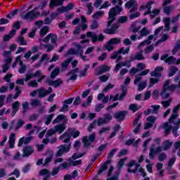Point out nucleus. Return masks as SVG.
Returning <instances> with one entry per match:
<instances>
[{
	"instance_id": "obj_1",
	"label": "nucleus",
	"mask_w": 180,
	"mask_h": 180,
	"mask_svg": "<svg viewBox=\"0 0 180 180\" xmlns=\"http://www.w3.org/2000/svg\"><path fill=\"white\" fill-rule=\"evenodd\" d=\"M67 165L64 164V162L60 163L59 166L54 167L52 169V171L50 172L48 169H41L39 172V176H44L42 180H49L52 176H56L58 175L60 171L63 169H66Z\"/></svg>"
},
{
	"instance_id": "obj_2",
	"label": "nucleus",
	"mask_w": 180,
	"mask_h": 180,
	"mask_svg": "<svg viewBox=\"0 0 180 180\" xmlns=\"http://www.w3.org/2000/svg\"><path fill=\"white\" fill-rule=\"evenodd\" d=\"M128 20L127 16H120L117 19L118 22H115L114 24H111L110 27H107L103 30V33L105 34H116L117 32V30L120 27V23H126Z\"/></svg>"
},
{
	"instance_id": "obj_3",
	"label": "nucleus",
	"mask_w": 180,
	"mask_h": 180,
	"mask_svg": "<svg viewBox=\"0 0 180 180\" xmlns=\"http://www.w3.org/2000/svg\"><path fill=\"white\" fill-rule=\"evenodd\" d=\"M123 12V8L122 6L116 5L115 7L110 8L108 13V20L107 22L106 27H110L112 26V23H113L116 20V15Z\"/></svg>"
},
{
	"instance_id": "obj_4",
	"label": "nucleus",
	"mask_w": 180,
	"mask_h": 180,
	"mask_svg": "<svg viewBox=\"0 0 180 180\" xmlns=\"http://www.w3.org/2000/svg\"><path fill=\"white\" fill-rule=\"evenodd\" d=\"M37 9H40V7H34L30 11L27 12L25 14H21L20 18L23 20H29V22H34L38 18H40V12L37 11Z\"/></svg>"
},
{
	"instance_id": "obj_5",
	"label": "nucleus",
	"mask_w": 180,
	"mask_h": 180,
	"mask_svg": "<svg viewBox=\"0 0 180 180\" xmlns=\"http://www.w3.org/2000/svg\"><path fill=\"white\" fill-rule=\"evenodd\" d=\"M171 80L167 79L162 86V91L160 93V96H162V99H167L169 98V93H167V91L169 92H174V89H175V86H170Z\"/></svg>"
},
{
	"instance_id": "obj_6",
	"label": "nucleus",
	"mask_w": 180,
	"mask_h": 180,
	"mask_svg": "<svg viewBox=\"0 0 180 180\" xmlns=\"http://www.w3.org/2000/svg\"><path fill=\"white\" fill-rule=\"evenodd\" d=\"M162 128L165 130V136H168L171 133V130L173 133V136L174 137H179V134H178V130H179V127H173L169 124L168 122H166L162 126Z\"/></svg>"
},
{
	"instance_id": "obj_7",
	"label": "nucleus",
	"mask_w": 180,
	"mask_h": 180,
	"mask_svg": "<svg viewBox=\"0 0 180 180\" xmlns=\"http://www.w3.org/2000/svg\"><path fill=\"white\" fill-rule=\"evenodd\" d=\"M96 139V135L95 133L91 134L89 137L88 136H84L82 139V142L84 144V148H89L91 147V144L92 143H95V140Z\"/></svg>"
},
{
	"instance_id": "obj_8",
	"label": "nucleus",
	"mask_w": 180,
	"mask_h": 180,
	"mask_svg": "<svg viewBox=\"0 0 180 180\" xmlns=\"http://www.w3.org/2000/svg\"><path fill=\"white\" fill-rule=\"evenodd\" d=\"M86 37L91 39L93 43H96L97 41H103L105 40V36L103 34H100L98 36L92 31H89L86 32Z\"/></svg>"
},
{
	"instance_id": "obj_9",
	"label": "nucleus",
	"mask_w": 180,
	"mask_h": 180,
	"mask_svg": "<svg viewBox=\"0 0 180 180\" xmlns=\"http://www.w3.org/2000/svg\"><path fill=\"white\" fill-rule=\"evenodd\" d=\"M71 150V142L68 144H62L58 146V150L57 151L56 157H63V155L67 153H69Z\"/></svg>"
},
{
	"instance_id": "obj_10",
	"label": "nucleus",
	"mask_w": 180,
	"mask_h": 180,
	"mask_svg": "<svg viewBox=\"0 0 180 180\" xmlns=\"http://www.w3.org/2000/svg\"><path fill=\"white\" fill-rule=\"evenodd\" d=\"M68 162H64L63 164L66 165V169H68L70 167H78L82 164V160H74L72 158H69Z\"/></svg>"
},
{
	"instance_id": "obj_11",
	"label": "nucleus",
	"mask_w": 180,
	"mask_h": 180,
	"mask_svg": "<svg viewBox=\"0 0 180 180\" xmlns=\"http://www.w3.org/2000/svg\"><path fill=\"white\" fill-rule=\"evenodd\" d=\"M45 84H48L49 86H53L54 88H58L63 84L61 78H58L56 80H52L51 79H47L45 81Z\"/></svg>"
},
{
	"instance_id": "obj_12",
	"label": "nucleus",
	"mask_w": 180,
	"mask_h": 180,
	"mask_svg": "<svg viewBox=\"0 0 180 180\" xmlns=\"http://www.w3.org/2000/svg\"><path fill=\"white\" fill-rule=\"evenodd\" d=\"M127 115V110H121L115 112L114 114V117L115 119L117 120V122H122V120H124V119H126Z\"/></svg>"
},
{
	"instance_id": "obj_13",
	"label": "nucleus",
	"mask_w": 180,
	"mask_h": 180,
	"mask_svg": "<svg viewBox=\"0 0 180 180\" xmlns=\"http://www.w3.org/2000/svg\"><path fill=\"white\" fill-rule=\"evenodd\" d=\"M34 153V149L31 146H27L22 149V158L30 157Z\"/></svg>"
},
{
	"instance_id": "obj_14",
	"label": "nucleus",
	"mask_w": 180,
	"mask_h": 180,
	"mask_svg": "<svg viewBox=\"0 0 180 180\" xmlns=\"http://www.w3.org/2000/svg\"><path fill=\"white\" fill-rule=\"evenodd\" d=\"M77 72H79V69L78 68L72 69L69 71L68 75H71V77L68 78V81H76L77 78H78V75H77Z\"/></svg>"
},
{
	"instance_id": "obj_15",
	"label": "nucleus",
	"mask_w": 180,
	"mask_h": 180,
	"mask_svg": "<svg viewBox=\"0 0 180 180\" xmlns=\"http://www.w3.org/2000/svg\"><path fill=\"white\" fill-rule=\"evenodd\" d=\"M74 101V98H70L69 99H66L63 101V104L62 108L60 109V112H67L68 110V108L70 106L68 105H71Z\"/></svg>"
},
{
	"instance_id": "obj_16",
	"label": "nucleus",
	"mask_w": 180,
	"mask_h": 180,
	"mask_svg": "<svg viewBox=\"0 0 180 180\" xmlns=\"http://www.w3.org/2000/svg\"><path fill=\"white\" fill-rule=\"evenodd\" d=\"M74 8V4L70 3L66 6H62L60 8H57V12L59 13H64V12H68Z\"/></svg>"
},
{
	"instance_id": "obj_17",
	"label": "nucleus",
	"mask_w": 180,
	"mask_h": 180,
	"mask_svg": "<svg viewBox=\"0 0 180 180\" xmlns=\"http://www.w3.org/2000/svg\"><path fill=\"white\" fill-rule=\"evenodd\" d=\"M40 75H41V70H37L34 74H27L25 78L24 79V81H25V82H27V81H30V79H32V78H36V77H40Z\"/></svg>"
},
{
	"instance_id": "obj_18",
	"label": "nucleus",
	"mask_w": 180,
	"mask_h": 180,
	"mask_svg": "<svg viewBox=\"0 0 180 180\" xmlns=\"http://www.w3.org/2000/svg\"><path fill=\"white\" fill-rule=\"evenodd\" d=\"M160 151H162V147L159 146L155 149L154 148H150V152H149V157L151 158V160H154V157L155 156V154L158 153H160Z\"/></svg>"
},
{
	"instance_id": "obj_19",
	"label": "nucleus",
	"mask_w": 180,
	"mask_h": 180,
	"mask_svg": "<svg viewBox=\"0 0 180 180\" xmlns=\"http://www.w3.org/2000/svg\"><path fill=\"white\" fill-rule=\"evenodd\" d=\"M108 71H110V67L107 65H103L98 67V70L96 72V75H102V74L105 72H108Z\"/></svg>"
},
{
	"instance_id": "obj_20",
	"label": "nucleus",
	"mask_w": 180,
	"mask_h": 180,
	"mask_svg": "<svg viewBox=\"0 0 180 180\" xmlns=\"http://www.w3.org/2000/svg\"><path fill=\"white\" fill-rule=\"evenodd\" d=\"M131 61H143L146 60V58L143 56V50H141L134 56V57H131Z\"/></svg>"
},
{
	"instance_id": "obj_21",
	"label": "nucleus",
	"mask_w": 180,
	"mask_h": 180,
	"mask_svg": "<svg viewBox=\"0 0 180 180\" xmlns=\"http://www.w3.org/2000/svg\"><path fill=\"white\" fill-rule=\"evenodd\" d=\"M19 106H20V103L19 101H15L12 103V112H11V117H13L15 115H16L17 112H19Z\"/></svg>"
},
{
	"instance_id": "obj_22",
	"label": "nucleus",
	"mask_w": 180,
	"mask_h": 180,
	"mask_svg": "<svg viewBox=\"0 0 180 180\" xmlns=\"http://www.w3.org/2000/svg\"><path fill=\"white\" fill-rule=\"evenodd\" d=\"M59 139L63 141V143H70L71 140V135L70 134V132H65L59 137Z\"/></svg>"
},
{
	"instance_id": "obj_23",
	"label": "nucleus",
	"mask_w": 180,
	"mask_h": 180,
	"mask_svg": "<svg viewBox=\"0 0 180 180\" xmlns=\"http://www.w3.org/2000/svg\"><path fill=\"white\" fill-rule=\"evenodd\" d=\"M76 47L79 50V56L80 58H82V61H89V59L86 58V56L82 55L84 53V49H82V46H81V44H77Z\"/></svg>"
},
{
	"instance_id": "obj_24",
	"label": "nucleus",
	"mask_w": 180,
	"mask_h": 180,
	"mask_svg": "<svg viewBox=\"0 0 180 180\" xmlns=\"http://www.w3.org/2000/svg\"><path fill=\"white\" fill-rule=\"evenodd\" d=\"M121 91H122V93L119 96V101H123V99L126 98L127 95V86H125L123 84L121 85Z\"/></svg>"
},
{
	"instance_id": "obj_25",
	"label": "nucleus",
	"mask_w": 180,
	"mask_h": 180,
	"mask_svg": "<svg viewBox=\"0 0 180 180\" xmlns=\"http://www.w3.org/2000/svg\"><path fill=\"white\" fill-rule=\"evenodd\" d=\"M110 162H112V160H106L105 162H104L103 165L99 168L98 174L101 175L102 172H103L104 171H106L108 169V165L110 164Z\"/></svg>"
},
{
	"instance_id": "obj_26",
	"label": "nucleus",
	"mask_w": 180,
	"mask_h": 180,
	"mask_svg": "<svg viewBox=\"0 0 180 180\" xmlns=\"http://www.w3.org/2000/svg\"><path fill=\"white\" fill-rule=\"evenodd\" d=\"M79 54V51L75 50L74 48H70L68 49L67 53H65L64 57H68V56H78Z\"/></svg>"
},
{
	"instance_id": "obj_27",
	"label": "nucleus",
	"mask_w": 180,
	"mask_h": 180,
	"mask_svg": "<svg viewBox=\"0 0 180 180\" xmlns=\"http://www.w3.org/2000/svg\"><path fill=\"white\" fill-rule=\"evenodd\" d=\"M90 68H91V65L89 64L85 65L84 70L79 72L80 78H84V77H86V74H88V70H89Z\"/></svg>"
},
{
	"instance_id": "obj_28",
	"label": "nucleus",
	"mask_w": 180,
	"mask_h": 180,
	"mask_svg": "<svg viewBox=\"0 0 180 180\" xmlns=\"http://www.w3.org/2000/svg\"><path fill=\"white\" fill-rule=\"evenodd\" d=\"M19 12H20V8H16V9L11 11L6 15L7 19H13V18H15V16H16V15H18V13H19Z\"/></svg>"
},
{
	"instance_id": "obj_29",
	"label": "nucleus",
	"mask_w": 180,
	"mask_h": 180,
	"mask_svg": "<svg viewBox=\"0 0 180 180\" xmlns=\"http://www.w3.org/2000/svg\"><path fill=\"white\" fill-rule=\"evenodd\" d=\"M62 120H67V117L64 115H59L55 120H53V124H57V123H60Z\"/></svg>"
},
{
	"instance_id": "obj_30",
	"label": "nucleus",
	"mask_w": 180,
	"mask_h": 180,
	"mask_svg": "<svg viewBox=\"0 0 180 180\" xmlns=\"http://www.w3.org/2000/svg\"><path fill=\"white\" fill-rule=\"evenodd\" d=\"M105 15V11H98L97 12H96L93 15L92 18L93 19H94L95 20H98V19H99V18H103V15Z\"/></svg>"
},
{
	"instance_id": "obj_31",
	"label": "nucleus",
	"mask_w": 180,
	"mask_h": 180,
	"mask_svg": "<svg viewBox=\"0 0 180 180\" xmlns=\"http://www.w3.org/2000/svg\"><path fill=\"white\" fill-rule=\"evenodd\" d=\"M16 41L19 43L20 46H27V42L25 40V37H23V35L18 36Z\"/></svg>"
},
{
	"instance_id": "obj_32",
	"label": "nucleus",
	"mask_w": 180,
	"mask_h": 180,
	"mask_svg": "<svg viewBox=\"0 0 180 180\" xmlns=\"http://www.w3.org/2000/svg\"><path fill=\"white\" fill-rule=\"evenodd\" d=\"M136 5H137V3H136V0H129L125 4V8L127 9H131V8H133Z\"/></svg>"
},
{
	"instance_id": "obj_33",
	"label": "nucleus",
	"mask_w": 180,
	"mask_h": 180,
	"mask_svg": "<svg viewBox=\"0 0 180 180\" xmlns=\"http://www.w3.org/2000/svg\"><path fill=\"white\" fill-rule=\"evenodd\" d=\"M153 39H154V35L153 34L149 35L146 40L140 43L139 46H144V44H151V40H153Z\"/></svg>"
},
{
	"instance_id": "obj_34",
	"label": "nucleus",
	"mask_w": 180,
	"mask_h": 180,
	"mask_svg": "<svg viewBox=\"0 0 180 180\" xmlns=\"http://www.w3.org/2000/svg\"><path fill=\"white\" fill-rule=\"evenodd\" d=\"M60 74V68H56L51 72V79H54L57 75Z\"/></svg>"
},
{
	"instance_id": "obj_35",
	"label": "nucleus",
	"mask_w": 180,
	"mask_h": 180,
	"mask_svg": "<svg viewBox=\"0 0 180 180\" xmlns=\"http://www.w3.org/2000/svg\"><path fill=\"white\" fill-rule=\"evenodd\" d=\"M38 94L39 98H46L47 96V93L45 88H41L38 89Z\"/></svg>"
},
{
	"instance_id": "obj_36",
	"label": "nucleus",
	"mask_w": 180,
	"mask_h": 180,
	"mask_svg": "<svg viewBox=\"0 0 180 180\" xmlns=\"http://www.w3.org/2000/svg\"><path fill=\"white\" fill-rule=\"evenodd\" d=\"M56 131H60V133H63L65 130V123H62L55 127Z\"/></svg>"
},
{
	"instance_id": "obj_37",
	"label": "nucleus",
	"mask_w": 180,
	"mask_h": 180,
	"mask_svg": "<svg viewBox=\"0 0 180 180\" xmlns=\"http://www.w3.org/2000/svg\"><path fill=\"white\" fill-rule=\"evenodd\" d=\"M26 65H25L23 64V61L20 60V69L18 70V72H20V74H25V72H26Z\"/></svg>"
},
{
	"instance_id": "obj_38",
	"label": "nucleus",
	"mask_w": 180,
	"mask_h": 180,
	"mask_svg": "<svg viewBox=\"0 0 180 180\" xmlns=\"http://www.w3.org/2000/svg\"><path fill=\"white\" fill-rule=\"evenodd\" d=\"M86 154V153L84 152L82 153H74L72 157L70 158H72V160H78V158H82V157H84V155H85Z\"/></svg>"
},
{
	"instance_id": "obj_39",
	"label": "nucleus",
	"mask_w": 180,
	"mask_h": 180,
	"mask_svg": "<svg viewBox=\"0 0 180 180\" xmlns=\"http://www.w3.org/2000/svg\"><path fill=\"white\" fill-rule=\"evenodd\" d=\"M171 11H172V6H163V12L167 16H169V15H171Z\"/></svg>"
},
{
	"instance_id": "obj_40",
	"label": "nucleus",
	"mask_w": 180,
	"mask_h": 180,
	"mask_svg": "<svg viewBox=\"0 0 180 180\" xmlns=\"http://www.w3.org/2000/svg\"><path fill=\"white\" fill-rule=\"evenodd\" d=\"M49 33V27L48 26H44L40 30L39 32V36H41L42 37H44L45 34H47Z\"/></svg>"
},
{
	"instance_id": "obj_41",
	"label": "nucleus",
	"mask_w": 180,
	"mask_h": 180,
	"mask_svg": "<svg viewBox=\"0 0 180 180\" xmlns=\"http://www.w3.org/2000/svg\"><path fill=\"white\" fill-rule=\"evenodd\" d=\"M141 37H146V36H148L150 34V31L147 29V27H144L141 31H140Z\"/></svg>"
},
{
	"instance_id": "obj_42",
	"label": "nucleus",
	"mask_w": 180,
	"mask_h": 180,
	"mask_svg": "<svg viewBox=\"0 0 180 180\" xmlns=\"http://www.w3.org/2000/svg\"><path fill=\"white\" fill-rule=\"evenodd\" d=\"M127 160V158H124L120 160V161L117 164V169H121L123 168V166L124 165V161Z\"/></svg>"
},
{
	"instance_id": "obj_43",
	"label": "nucleus",
	"mask_w": 180,
	"mask_h": 180,
	"mask_svg": "<svg viewBox=\"0 0 180 180\" xmlns=\"http://www.w3.org/2000/svg\"><path fill=\"white\" fill-rule=\"evenodd\" d=\"M91 30H95L99 27V22H98V20H93L91 25H90Z\"/></svg>"
},
{
	"instance_id": "obj_44",
	"label": "nucleus",
	"mask_w": 180,
	"mask_h": 180,
	"mask_svg": "<svg viewBox=\"0 0 180 180\" xmlns=\"http://www.w3.org/2000/svg\"><path fill=\"white\" fill-rule=\"evenodd\" d=\"M71 61H72V58H68L66 60L62 63L61 67L67 70V68H68V65L70 64V63H71Z\"/></svg>"
},
{
	"instance_id": "obj_45",
	"label": "nucleus",
	"mask_w": 180,
	"mask_h": 180,
	"mask_svg": "<svg viewBox=\"0 0 180 180\" xmlns=\"http://www.w3.org/2000/svg\"><path fill=\"white\" fill-rule=\"evenodd\" d=\"M58 40V37H57V34L51 33V43H52V44H54L55 46H57Z\"/></svg>"
},
{
	"instance_id": "obj_46",
	"label": "nucleus",
	"mask_w": 180,
	"mask_h": 180,
	"mask_svg": "<svg viewBox=\"0 0 180 180\" xmlns=\"http://www.w3.org/2000/svg\"><path fill=\"white\" fill-rule=\"evenodd\" d=\"M129 51H130V46L127 47L125 50H124V47H122L120 49V50H118L119 54H122L123 56H124L125 54H127Z\"/></svg>"
},
{
	"instance_id": "obj_47",
	"label": "nucleus",
	"mask_w": 180,
	"mask_h": 180,
	"mask_svg": "<svg viewBox=\"0 0 180 180\" xmlns=\"http://www.w3.org/2000/svg\"><path fill=\"white\" fill-rule=\"evenodd\" d=\"M29 110V103L27 101L22 103V115L25 116L26 115V112Z\"/></svg>"
},
{
	"instance_id": "obj_48",
	"label": "nucleus",
	"mask_w": 180,
	"mask_h": 180,
	"mask_svg": "<svg viewBox=\"0 0 180 180\" xmlns=\"http://www.w3.org/2000/svg\"><path fill=\"white\" fill-rule=\"evenodd\" d=\"M69 134L70 135V137H73V139H77V137H79V134H81V132H79V131L72 130L69 132Z\"/></svg>"
},
{
	"instance_id": "obj_49",
	"label": "nucleus",
	"mask_w": 180,
	"mask_h": 180,
	"mask_svg": "<svg viewBox=\"0 0 180 180\" xmlns=\"http://www.w3.org/2000/svg\"><path fill=\"white\" fill-rule=\"evenodd\" d=\"M154 50V45H149L146 46L144 49L145 54H150V53H153V51Z\"/></svg>"
},
{
	"instance_id": "obj_50",
	"label": "nucleus",
	"mask_w": 180,
	"mask_h": 180,
	"mask_svg": "<svg viewBox=\"0 0 180 180\" xmlns=\"http://www.w3.org/2000/svg\"><path fill=\"white\" fill-rule=\"evenodd\" d=\"M176 61V58H175L174 56H169L167 57L165 60V63L167 64H175V62Z\"/></svg>"
},
{
	"instance_id": "obj_51",
	"label": "nucleus",
	"mask_w": 180,
	"mask_h": 180,
	"mask_svg": "<svg viewBox=\"0 0 180 180\" xmlns=\"http://www.w3.org/2000/svg\"><path fill=\"white\" fill-rule=\"evenodd\" d=\"M103 118L104 119L105 124H108V123L112 120V115L110 113L105 114Z\"/></svg>"
},
{
	"instance_id": "obj_52",
	"label": "nucleus",
	"mask_w": 180,
	"mask_h": 180,
	"mask_svg": "<svg viewBox=\"0 0 180 180\" xmlns=\"http://www.w3.org/2000/svg\"><path fill=\"white\" fill-rule=\"evenodd\" d=\"M47 4H49L48 0H43V1L38 5V8H39L41 11H44V8L47 6Z\"/></svg>"
},
{
	"instance_id": "obj_53",
	"label": "nucleus",
	"mask_w": 180,
	"mask_h": 180,
	"mask_svg": "<svg viewBox=\"0 0 180 180\" xmlns=\"http://www.w3.org/2000/svg\"><path fill=\"white\" fill-rule=\"evenodd\" d=\"M160 81V79L150 78L149 80V88H153L155 84Z\"/></svg>"
},
{
	"instance_id": "obj_54",
	"label": "nucleus",
	"mask_w": 180,
	"mask_h": 180,
	"mask_svg": "<svg viewBox=\"0 0 180 180\" xmlns=\"http://www.w3.org/2000/svg\"><path fill=\"white\" fill-rule=\"evenodd\" d=\"M141 107H139L137 104L132 103L129 105V110H132V112H137V110H139Z\"/></svg>"
},
{
	"instance_id": "obj_55",
	"label": "nucleus",
	"mask_w": 180,
	"mask_h": 180,
	"mask_svg": "<svg viewBox=\"0 0 180 180\" xmlns=\"http://www.w3.org/2000/svg\"><path fill=\"white\" fill-rule=\"evenodd\" d=\"M140 12L136 11L135 13H130L129 19L131 20L133 19H136L137 18H140Z\"/></svg>"
},
{
	"instance_id": "obj_56",
	"label": "nucleus",
	"mask_w": 180,
	"mask_h": 180,
	"mask_svg": "<svg viewBox=\"0 0 180 180\" xmlns=\"http://www.w3.org/2000/svg\"><path fill=\"white\" fill-rule=\"evenodd\" d=\"M171 102H172V99L169 98L168 101H162V105L165 109H167V108L171 105Z\"/></svg>"
},
{
	"instance_id": "obj_57",
	"label": "nucleus",
	"mask_w": 180,
	"mask_h": 180,
	"mask_svg": "<svg viewBox=\"0 0 180 180\" xmlns=\"http://www.w3.org/2000/svg\"><path fill=\"white\" fill-rule=\"evenodd\" d=\"M180 50V43H177L174 48L172 50V56H175Z\"/></svg>"
},
{
	"instance_id": "obj_58",
	"label": "nucleus",
	"mask_w": 180,
	"mask_h": 180,
	"mask_svg": "<svg viewBox=\"0 0 180 180\" xmlns=\"http://www.w3.org/2000/svg\"><path fill=\"white\" fill-rule=\"evenodd\" d=\"M179 115L178 113L173 112V114L171 115V117L169 118V122L168 123H174L175 122V120L176 117H178Z\"/></svg>"
},
{
	"instance_id": "obj_59",
	"label": "nucleus",
	"mask_w": 180,
	"mask_h": 180,
	"mask_svg": "<svg viewBox=\"0 0 180 180\" xmlns=\"http://www.w3.org/2000/svg\"><path fill=\"white\" fill-rule=\"evenodd\" d=\"M146 86H147V82H142L138 86V91L139 92H141V91H143V89H146Z\"/></svg>"
},
{
	"instance_id": "obj_60",
	"label": "nucleus",
	"mask_w": 180,
	"mask_h": 180,
	"mask_svg": "<svg viewBox=\"0 0 180 180\" xmlns=\"http://www.w3.org/2000/svg\"><path fill=\"white\" fill-rule=\"evenodd\" d=\"M155 120H157V117L154 115H150L146 118V122H148L152 124H154V123H155Z\"/></svg>"
},
{
	"instance_id": "obj_61",
	"label": "nucleus",
	"mask_w": 180,
	"mask_h": 180,
	"mask_svg": "<svg viewBox=\"0 0 180 180\" xmlns=\"http://www.w3.org/2000/svg\"><path fill=\"white\" fill-rule=\"evenodd\" d=\"M177 71H178V68L172 66L171 68L169 73V77H174V75H175V74H176Z\"/></svg>"
},
{
	"instance_id": "obj_62",
	"label": "nucleus",
	"mask_w": 180,
	"mask_h": 180,
	"mask_svg": "<svg viewBox=\"0 0 180 180\" xmlns=\"http://www.w3.org/2000/svg\"><path fill=\"white\" fill-rule=\"evenodd\" d=\"M25 124V121L22 120H18L15 126V130H18V129H20V127H23V125Z\"/></svg>"
},
{
	"instance_id": "obj_63",
	"label": "nucleus",
	"mask_w": 180,
	"mask_h": 180,
	"mask_svg": "<svg viewBox=\"0 0 180 180\" xmlns=\"http://www.w3.org/2000/svg\"><path fill=\"white\" fill-rule=\"evenodd\" d=\"M109 41H110V43H112L114 45L120 44V38H117V37L111 38L109 40Z\"/></svg>"
},
{
	"instance_id": "obj_64",
	"label": "nucleus",
	"mask_w": 180,
	"mask_h": 180,
	"mask_svg": "<svg viewBox=\"0 0 180 180\" xmlns=\"http://www.w3.org/2000/svg\"><path fill=\"white\" fill-rule=\"evenodd\" d=\"M174 86V91L176 94H180V81L179 82V84H171L170 86Z\"/></svg>"
}]
</instances>
